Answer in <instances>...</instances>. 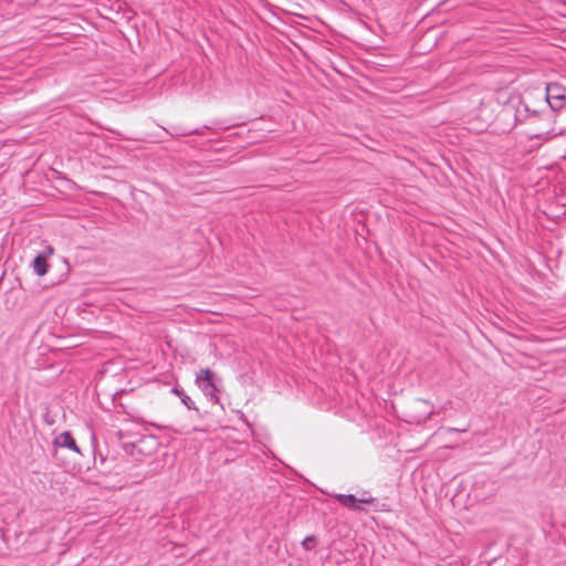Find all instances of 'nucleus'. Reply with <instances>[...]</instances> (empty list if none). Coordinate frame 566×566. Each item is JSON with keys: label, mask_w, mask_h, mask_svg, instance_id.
I'll list each match as a JSON object with an SVG mask.
<instances>
[{"label": "nucleus", "mask_w": 566, "mask_h": 566, "mask_svg": "<svg viewBox=\"0 0 566 566\" xmlns=\"http://www.w3.org/2000/svg\"><path fill=\"white\" fill-rule=\"evenodd\" d=\"M316 545V537L315 536H307L302 542V546L305 551H311Z\"/></svg>", "instance_id": "0eeeda50"}, {"label": "nucleus", "mask_w": 566, "mask_h": 566, "mask_svg": "<svg viewBox=\"0 0 566 566\" xmlns=\"http://www.w3.org/2000/svg\"><path fill=\"white\" fill-rule=\"evenodd\" d=\"M334 497L345 507L353 511H364V509L358 505L357 497L353 494H335Z\"/></svg>", "instance_id": "20e7f679"}, {"label": "nucleus", "mask_w": 566, "mask_h": 566, "mask_svg": "<svg viewBox=\"0 0 566 566\" xmlns=\"http://www.w3.org/2000/svg\"><path fill=\"white\" fill-rule=\"evenodd\" d=\"M172 392L177 395L181 402L189 409V410H197V407L192 399L184 391V389L179 387H174Z\"/></svg>", "instance_id": "423d86ee"}, {"label": "nucleus", "mask_w": 566, "mask_h": 566, "mask_svg": "<svg viewBox=\"0 0 566 566\" xmlns=\"http://www.w3.org/2000/svg\"><path fill=\"white\" fill-rule=\"evenodd\" d=\"M212 373L210 369H201L196 376V384L202 390L206 397H209L211 401L218 402V389L212 379Z\"/></svg>", "instance_id": "f257e3e1"}, {"label": "nucleus", "mask_w": 566, "mask_h": 566, "mask_svg": "<svg viewBox=\"0 0 566 566\" xmlns=\"http://www.w3.org/2000/svg\"><path fill=\"white\" fill-rule=\"evenodd\" d=\"M563 3L566 6V0H563Z\"/></svg>", "instance_id": "9d476101"}, {"label": "nucleus", "mask_w": 566, "mask_h": 566, "mask_svg": "<svg viewBox=\"0 0 566 566\" xmlns=\"http://www.w3.org/2000/svg\"><path fill=\"white\" fill-rule=\"evenodd\" d=\"M54 446L60 447V448H67L76 453H81L73 436L69 431H64V432L60 433L54 439Z\"/></svg>", "instance_id": "7ed1b4c3"}, {"label": "nucleus", "mask_w": 566, "mask_h": 566, "mask_svg": "<svg viewBox=\"0 0 566 566\" xmlns=\"http://www.w3.org/2000/svg\"><path fill=\"white\" fill-rule=\"evenodd\" d=\"M546 101L552 109H562L566 102V88L558 83H549L546 87Z\"/></svg>", "instance_id": "f03ea898"}, {"label": "nucleus", "mask_w": 566, "mask_h": 566, "mask_svg": "<svg viewBox=\"0 0 566 566\" xmlns=\"http://www.w3.org/2000/svg\"><path fill=\"white\" fill-rule=\"evenodd\" d=\"M377 500L375 497H371V496H361V497H357V503L358 505L360 504H374Z\"/></svg>", "instance_id": "6e6552de"}, {"label": "nucleus", "mask_w": 566, "mask_h": 566, "mask_svg": "<svg viewBox=\"0 0 566 566\" xmlns=\"http://www.w3.org/2000/svg\"><path fill=\"white\" fill-rule=\"evenodd\" d=\"M54 250L52 247H46L44 251L40 252L41 255H44L45 259L48 260L52 254H53Z\"/></svg>", "instance_id": "1a4fd4ad"}, {"label": "nucleus", "mask_w": 566, "mask_h": 566, "mask_svg": "<svg viewBox=\"0 0 566 566\" xmlns=\"http://www.w3.org/2000/svg\"><path fill=\"white\" fill-rule=\"evenodd\" d=\"M32 268L34 273H36L39 276H43L48 273L49 270L48 260L44 255L39 253L32 262Z\"/></svg>", "instance_id": "39448f33"}]
</instances>
